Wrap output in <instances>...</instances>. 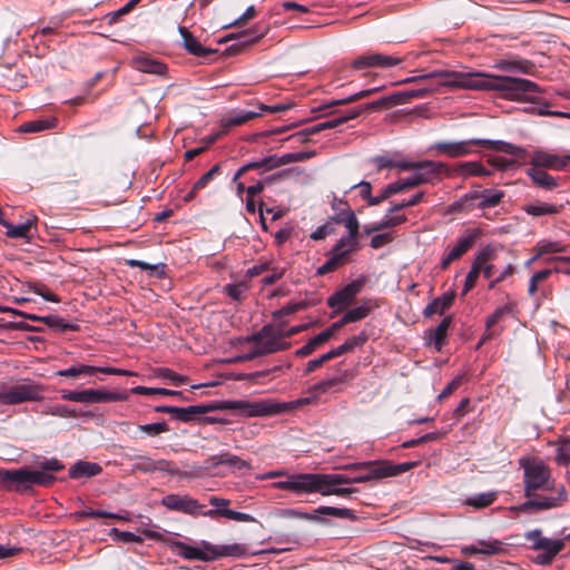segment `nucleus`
Wrapping results in <instances>:
<instances>
[{
  "mask_svg": "<svg viewBox=\"0 0 570 570\" xmlns=\"http://www.w3.org/2000/svg\"><path fill=\"white\" fill-rule=\"evenodd\" d=\"M455 299L454 292H446L439 297H435L423 311L425 317L434 314L443 315L452 305Z\"/></svg>",
  "mask_w": 570,
  "mask_h": 570,
  "instance_id": "72a5a7b5",
  "label": "nucleus"
},
{
  "mask_svg": "<svg viewBox=\"0 0 570 570\" xmlns=\"http://www.w3.org/2000/svg\"><path fill=\"white\" fill-rule=\"evenodd\" d=\"M403 61L402 58L384 55L380 52H367L355 58L352 62V67L356 70L370 69V68H392Z\"/></svg>",
  "mask_w": 570,
  "mask_h": 570,
  "instance_id": "2eb2a0df",
  "label": "nucleus"
},
{
  "mask_svg": "<svg viewBox=\"0 0 570 570\" xmlns=\"http://www.w3.org/2000/svg\"><path fill=\"white\" fill-rule=\"evenodd\" d=\"M97 373L98 366L78 363L68 368L59 370L57 375L66 377H78L80 375H95Z\"/></svg>",
  "mask_w": 570,
  "mask_h": 570,
  "instance_id": "de8ad7c7",
  "label": "nucleus"
},
{
  "mask_svg": "<svg viewBox=\"0 0 570 570\" xmlns=\"http://www.w3.org/2000/svg\"><path fill=\"white\" fill-rule=\"evenodd\" d=\"M511 305H504L501 307H498L490 316H488L485 326L487 331L483 334V336L480 340L479 345L483 344L485 341L495 337L499 335V332L495 330H492L501 320L502 317L508 314L511 311Z\"/></svg>",
  "mask_w": 570,
  "mask_h": 570,
  "instance_id": "c9c22d12",
  "label": "nucleus"
},
{
  "mask_svg": "<svg viewBox=\"0 0 570 570\" xmlns=\"http://www.w3.org/2000/svg\"><path fill=\"white\" fill-rule=\"evenodd\" d=\"M504 197V191L499 189H483L480 191V202L478 208L487 209L498 206Z\"/></svg>",
  "mask_w": 570,
  "mask_h": 570,
  "instance_id": "a19ab883",
  "label": "nucleus"
},
{
  "mask_svg": "<svg viewBox=\"0 0 570 570\" xmlns=\"http://www.w3.org/2000/svg\"><path fill=\"white\" fill-rule=\"evenodd\" d=\"M43 389L31 381L16 385H3L0 389V405H17L42 399Z\"/></svg>",
  "mask_w": 570,
  "mask_h": 570,
  "instance_id": "1a4fd4ad",
  "label": "nucleus"
},
{
  "mask_svg": "<svg viewBox=\"0 0 570 570\" xmlns=\"http://www.w3.org/2000/svg\"><path fill=\"white\" fill-rule=\"evenodd\" d=\"M198 552L200 553L199 561L212 562L225 557H243L246 553V548L239 543L233 544H213L209 541H200Z\"/></svg>",
  "mask_w": 570,
  "mask_h": 570,
  "instance_id": "9b49d317",
  "label": "nucleus"
},
{
  "mask_svg": "<svg viewBox=\"0 0 570 570\" xmlns=\"http://www.w3.org/2000/svg\"><path fill=\"white\" fill-rule=\"evenodd\" d=\"M167 544L173 551L186 560H199V558H202L197 547L177 540H168Z\"/></svg>",
  "mask_w": 570,
  "mask_h": 570,
  "instance_id": "37998d69",
  "label": "nucleus"
},
{
  "mask_svg": "<svg viewBox=\"0 0 570 570\" xmlns=\"http://www.w3.org/2000/svg\"><path fill=\"white\" fill-rule=\"evenodd\" d=\"M478 237V233L475 230L471 232L469 235L461 237L456 244L449 250V254L456 261L463 254H465L474 244Z\"/></svg>",
  "mask_w": 570,
  "mask_h": 570,
  "instance_id": "49530a36",
  "label": "nucleus"
},
{
  "mask_svg": "<svg viewBox=\"0 0 570 570\" xmlns=\"http://www.w3.org/2000/svg\"><path fill=\"white\" fill-rule=\"evenodd\" d=\"M138 430L150 435V436H156L161 433L168 432L169 426L165 421H161V422H155V423H148V424H140V425H138Z\"/></svg>",
  "mask_w": 570,
  "mask_h": 570,
  "instance_id": "4d7b16f0",
  "label": "nucleus"
},
{
  "mask_svg": "<svg viewBox=\"0 0 570 570\" xmlns=\"http://www.w3.org/2000/svg\"><path fill=\"white\" fill-rule=\"evenodd\" d=\"M497 68L507 72L532 73L533 63L528 60H502L498 62Z\"/></svg>",
  "mask_w": 570,
  "mask_h": 570,
  "instance_id": "79ce46f5",
  "label": "nucleus"
},
{
  "mask_svg": "<svg viewBox=\"0 0 570 570\" xmlns=\"http://www.w3.org/2000/svg\"><path fill=\"white\" fill-rule=\"evenodd\" d=\"M358 116H360V109H351L342 116L334 117L330 120H325V121L318 122L316 125H313V126L306 128L303 131V134L314 135V134H318L325 129H334V128H336V127L345 124L346 121L354 119Z\"/></svg>",
  "mask_w": 570,
  "mask_h": 570,
  "instance_id": "cd10ccee",
  "label": "nucleus"
},
{
  "mask_svg": "<svg viewBox=\"0 0 570 570\" xmlns=\"http://www.w3.org/2000/svg\"><path fill=\"white\" fill-rule=\"evenodd\" d=\"M570 163V156L560 157L543 150H535L530 158V167H539L541 169L550 168L561 170Z\"/></svg>",
  "mask_w": 570,
  "mask_h": 570,
  "instance_id": "6ab92c4d",
  "label": "nucleus"
},
{
  "mask_svg": "<svg viewBox=\"0 0 570 570\" xmlns=\"http://www.w3.org/2000/svg\"><path fill=\"white\" fill-rule=\"evenodd\" d=\"M161 504L171 511L187 514H196L202 505L189 495L167 494L161 499Z\"/></svg>",
  "mask_w": 570,
  "mask_h": 570,
  "instance_id": "412c9836",
  "label": "nucleus"
},
{
  "mask_svg": "<svg viewBox=\"0 0 570 570\" xmlns=\"http://www.w3.org/2000/svg\"><path fill=\"white\" fill-rule=\"evenodd\" d=\"M351 252L337 247L335 244L332 250L328 254V259L317 268L318 275H324L326 273L333 272L337 269L340 266L346 263Z\"/></svg>",
  "mask_w": 570,
  "mask_h": 570,
  "instance_id": "473e14b6",
  "label": "nucleus"
},
{
  "mask_svg": "<svg viewBox=\"0 0 570 570\" xmlns=\"http://www.w3.org/2000/svg\"><path fill=\"white\" fill-rule=\"evenodd\" d=\"M101 472V466L98 463L78 461L69 469V476L71 479L90 478L98 475Z\"/></svg>",
  "mask_w": 570,
  "mask_h": 570,
  "instance_id": "4c0bfd02",
  "label": "nucleus"
},
{
  "mask_svg": "<svg viewBox=\"0 0 570 570\" xmlns=\"http://www.w3.org/2000/svg\"><path fill=\"white\" fill-rule=\"evenodd\" d=\"M216 411H234L247 417H266L284 413L292 409V403L272 400H226L215 402Z\"/></svg>",
  "mask_w": 570,
  "mask_h": 570,
  "instance_id": "20e7f679",
  "label": "nucleus"
},
{
  "mask_svg": "<svg viewBox=\"0 0 570 570\" xmlns=\"http://www.w3.org/2000/svg\"><path fill=\"white\" fill-rule=\"evenodd\" d=\"M273 324L264 325L259 331L245 337V342L254 343L262 350L264 355L275 353L276 338L272 335Z\"/></svg>",
  "mask_w": 570,
  "mask_h": 570,
  "instance_id": "4be33fe9",
  "label": "nucleus"
},
{
  "mask_svg": "<svg viewBox=\"0 0 570 570\" xmlns=\"http://www.w3.org/2000/svg\"><path fill=\"white\" fill-rule=\"evenodd\" d=\"M282 177V174H274L269 175L264 178L262 181H257L254 185H250L246 188L247 197H255L256 195L261 194L266 185H271L273 181L279 179Z\"/></svg>",
  "mask_w": 570,
  "mask_h": 570,
  "instance_id": "5fc2aeb1",
  "label": "nucleus"
},
{
  "mask_svg": "<svg viewBox=\"0 0 570 570\" xmlns=\"http://www.w3.org/2000/svg\"><path fill=\"white\" fill-rule=\"evenodd\" d=\"M451 324L452 317L445 316L435 328H431L426 332L428 343L433 345L438 352L442 350L445 343Z\"/></svg>",
  "mask_w": 570,
  "mask_h": 570,
  "instance_id": "2f4dec72",
  "label": "nucleus"
},
{
  "mask_svg": "<svg viewBox=\"0 0 570 570\" xmlns=\"http://www.w3.org/2000/svg\"><path fill=\"white\" fill-rule=\"evenodd\" d=\"M45 414L52 415V416H59V417H77L78 412L75 409L69 407L66 404H52L46 406L43 410Z\"/></svg>",
  "mask_w": 570,
  "mask_h": 570,
  "instance_id": "603ef678",
  "label": "nucleus"
},
{
  "mask_svg": "<svg viewBox=\"0 0 570 570\" xmlns=\"http://www.w3.org/2000/svg\"><path fill=\"white\" fill-rule=\"evenodd\" d=\"M367 341V335L364 332H361L357 335L348 337L343 344H341L342 348H344V354L354 351L356 347L362 346Z\"/></svg>",
  "mask_w": 570,
  "mask_h": 570,
  "instance_id": "680f3d73",
  "label": "nucleus"
},
{
  "mask_svg": "<svg viewBox=\"0 0 570 570\" xmlns=\"http://www.w3.org/2000/svg\"><path fill=\"white\" fill-rule=\"evenodd\" d=\"M400 169L415 170L412 176L405 178L411 189L423 184L432 183L435 177L448 169V166L444 163L434 160L401 161Z\"/></svg>",
  "mask_w": 570,
  "mask_h": 570,
  "instance_id": "0eeeda50",
  "label": "nucleus"
},
{
  "mask_svg": "<svg viewBox=\"0 0 570 570\" xmlns=\"http://www.w3.org/2000/svg\"><path fill=\"white\" fill-rule=\"evenodd\" d=\"M363 287L362 281H353L340 291L335 292L327 299V305L333 308V313L331 317L333 318L336 314L342 312L346 306H348L355 296L361 292Z\"/></svg>",
  "mask_w": 570,
  "mask_h": 570,
  "instance_id": "dca6fc26",
  "label": "nucleus"
},
{
  "mask_svg": "<svg viewBox=\"0 0 570 570\" xmlns=\"http://www.w3.org/2000/svg\"><path fill=\"white\" fill-rule=\"evenodd\" d=\"M322 345L320 344L317 338L314 336V337L309 338L305 345H303L302 347L296 350L294 354L296 357H306V356L311 355L312 353H314Z\"/></svg>",
  "mask_w": 570,
  "mask_h": 570,
  "instance_id": "774afa93",
  "label": "nucleus"
},
{
  "mask_svg": "<svg viewBox=\"0 0 570 570\" xmlns=\"http://www.w3.org/2000/svg\"><path fill=\"white\" fill-rule=\"evenodd\" d=\"M535 248L538 249V256L551 253H562L567 249V247L559 242H539Z\"/></svg>",
  "mask_w": 570,
  "mask_h": 570,
  "instance_id": "13d9d810",
  "label": "nucleus"
},
{
  "mask_svg": "<svg viewBox=\"0 0 570 570\" xmlns=\"http://www.w3.org/2000/svg\"><path fill=\"white\" fill-rule=\"evenodd\" d=\"M379 90H380V88L375 87V88H371V89L361 90L358 92H355V94H353L348 97L342 98V99H333V100L326 102L325 105L321 106L320 109L324 110L326 108L352 104L362 98L368 97V96L373 95L374 92H377Z\"/></svg>",
  "mask_w": 570,
  "mask_h": 570,
  "instance_id": "a18cd8bd",
  "label": "nucleus"
},
{
  "mask_svg": "<svg viewBox=\"0 0 570 570\" xmlns=\"http://www.w3.org/2000/svg\"><path fill=\"white\" fill-rule=\"evenodd\" d=\"M327 478L333 479V482H328V485H324L323 495H338V497H347L354 492H356L355 488H342V484H352L350 476L337 474V473H325Z\"/></svg>",
  "mask_w": 570,
  "mask_h": 570,
  "instance_id": "bb28decb",
  "label": "nucleus"
},
{
  "mask_svg": "<svg viewBox=\"0 0 570 570\" xmlns=\"http://www.w3.org/2000/svg\"><path fill=\"white\" fill-rule=\"evenodd\" d=\"M135 463L132 464V470L142 473H154L156 471L165 472L170 475L179 474V469L171 461L160 459L153 460L147 455H137L135 456Z\"/></svg>",
  "mask_w": 570,
  "mask_h": 570,
  "instance_id": "f3484780",
  "label": "nucleus"
},
{
  "mask_svg": "<svg viewBox=\"0 0 570 570\" xmlns=\"http://www.w3.org/2000/svg\"><path fill=\"white\" fill-rule=\"evenodd\" d=\"M528 176L531 178L533 185L544 190H553L560 186V179L548 174L539 167H529L527 169Z\"/></svg>",
  "mask_w": 570,
  "mask_h": 570,
  "instance_id": "c756f323",
  "label": "nucleus"
},
{
  "mask_svg": "<svg viewBox=\"0 0 570 570\" xmlns=\"http://www.w3.org/2000/svg\"><path fill=\"white\" fill-rule=\"evenodd\" d=\"M417 462H403L399 464H392L387 461H383L384 471L386 473V478L400 475L404 472H407L415 468Z\"/></svg>",
  "mask_w": 570,
  "mask_h": 570,
  "instance_id": "864d4df0",
  "label": "nucleus"
},
{
  "mask_svg": "<svg viewBox=\"0 0 570 570\" xmlns=\"http://www.w3.org/2000/svg\"><path fill=\"white\" fill-rule=\"evenodd\" d=\"M371 312V307L366 305H361L354 308L348 309L344 315V321L350 324L354 322H358L365 318Z\"/></svg>",
  "mask_w": 570,
  "mask_h": 570,
  "instance_id": "6e6d98bb",
  "label": "nucleus"
},
{
  "mask_svg": "<svg viewBox=\"0 0 570 570\" xmlns=\"http://www.w3.org/2000/svg\"><path fill=\"white\" fill-rule=\"evenodd\" d=\"M41 322L60 333H65L67 331H77L79 328L78 325L69 323L58 315L43 316L41 317Z\"/></svg>",
  "mask_w": 570,
  "mask_h": 570,
  "instance_id": "09e8293b",
  "label": "nucleus"
},
{
  "mask_svg": "<svg viewBox=\"0 0 570 570\" xmlns=\"http://www.w3.org/2000/svg\"><path fill=\"white\" fill-rule=\"evenodd\" d=\"M3 482L14 483L28 489L32 485L49 487L56 481V476L51 473H46L41 469L29 470L21 468L17 470H4L1 472Z\"/></svg>",
  "mask_w": 570,
  "mask_h": 570,
  "instance_id": "9d476101",
  "label": "nucleus"
},
{
  "mask_svg": "<svg viewBox=\"0 0 570 570\" xmlns=\"http://www.w3.org/2000/svg\"><path fill=\"white\" fill-rule=\"evenodd\" d=\"M430 79H435L438 86L449 88L501 91L504 98L515 101L534 102L542 92L540 87L531 80L483 72L438 70L406 78L402 82L407 83Z\"/></svg>",
  "mask_w": 570,
  "mask_h": 570,
  "instance_id": "f257e3e1",
  "label": "nucleus"
},
{
  "mask_svg": "<svg viewBox=\"0 0 570 570\" xmlns=\"http://www.w3.org/2000/svg\"><path fill=\"white\" fill-rule=\"evenodd\" d=\"M261 116V111H253V110H235L224 117L220 121L222 127L227 130L235 126H240L245 122H247L250 119H254L256 117Z\"/></svg>",
  "mask_w": 570,
  "mask_h": 570,
  "instance_id": "e433bc0d",
  "label": "nucleus"
},
{
  "mask_svg": "<svg viewBox=\"0 0 570 570\" xmlns=\"http://www.w3.org/2000/svg\"><path fill=\"white\" fill-rule=\"evenodd\" d=\"M498 498L497 491L478 493L471 497H468L464 500V504L472 507L474 509H484L491 505Z\"/></svg>",
  "mask_w": 570,
  "mask_h": 570,
  "instance_id": "c03bdc74",
  "label": "nucleus"
},
{
  "mask_svg": "<svg viewBox=\"0 0 570 570\" xmlns=\"http://www.w3.org/2000/svg\"><path fill=\"white\" fill-rule=\"evenodd\" d=\"M523 468V503L511 509L523 513H535L561 507L568 498L563 485L556 489L551 469L542 460L521 461Z\"/></svg>",
  "mask_w": 570,
  "mask_h": 570,
  "instance_id": "f03ea898",
  "label": "nucleus"
},
{
  "mask_svg": "<svg viewBox=\"0 0 570 570\" xmlns=\"http://www.w3.org/2000/svg\"><path fill=\"white\" fill-rule=\"evenodd\" d=\"M282 517L289 519H301L321 524L330 523L328 520L326 519L327 517L347 520L356 519V514L353 510L326 505H321L316 508L313 512H305L299 509H285L282 512Z\"/></svg>",
  "mask_w": 570,
  "mask_h": 570,
  "instance_id": "6e6552de",
  "label": "nucleus"
},
{
  "mask_svg": "<svg viewBox=\"0 0 570 570\" xmlns=\"http://www.w3.org/2000/svg\"><path fill=\"white\" fill-rule=\"evenodd\" d=\"M178 31L183 39V46L188 53L196 57H206L216 52V50L204 47L186 27L180 26Z\"/></svg>",
  "mask_w": 570,
  "mask_h": 570,
  "instance_id": "c85d7f7f",
  "label": "nucleus"
},
{
  "mask_svg": "<svg viewBox=\"0 0 570 570\" xmlns=\"http://www.w3.org/2000/svg\"><path fill=\"white\" fill-rule=\"evenodd\" d=\"M446 176H459L462 178H468L471 176H479V177H485L490 176L492 174L491 170L487 169L479 161H463L459 163L452 168H449L444 170Z\"/></svg>",
  "mask_w": 570,
  "mask_h": 570,
  "instance_id": "b1692460",
  "label": "nucleus"
},
{
  "mask_svg": "<svg viewBox=\"0 0 570 570\" xmlns=\"http://www.w3.org/2000/svg\"><path fill=\"white\" fill-rule=\"evenodd\" d=\"M344 469L360 471L358 474L351 476V481L354 483H365L386 478L383 461L356 462L345 465Z\"/></svg>",
  "mask_w": 570,
  "mask_h": 570,
  "instance_id": "ddd939ff",
  "label": "nucleus"
},
{
  "mask_svg": "<svg viewBox=\"0 0 570 570\" xmlns=\"http://www.w3.org/2000/svg\"><path fill=\"white\" fill-rule=\"evenodd\" d=\"M220 171V165L219 164H216L214 165L207 173H205L195 184H194V189H203L205 188L209 181H212L215 177V175H217L218 173Z\"/></svg>",
  "mask_w": 570,
  "mask_h": 570,
  "instance_id": "338daca9",
  "label": "nucleus"
},
{
  "mask_svg": "<svg viewBox=\"0 0 570 570\" xmlns=\"http://www.w3.org/2000/svg\"><path fill=\"white\" fill-rule=\"evenodd\" d=\"M307 306H308V304L304 301H299L296 303H288L287 305L283 306L281 309L274 312L273 316H274V318H281L283 316H288L291 314H294L296 312L305 309Z\"/></svg>",
  "mask_w": 570,
  "mask_h": 570,
  "instance_id": "bf43d9fd",
  "label": "nucleus"
},
{
  "mask_svg": "<svg viewBox=\"0 0 570 570\" xmlns=\"http://www.w3.org/2000/svg\"><path fill=\"white\" fill-rule=\"evenodd\" d=\"M342 224L347 228L348 234L341 237L336 243L337 247H342L351 253L356 249L357 246V235H358V220L354 214V212H350L346 218L342 219Z\"/></svg>",
  "mask_w": 570,
  "mask_h": 570,
  "instance_id": "a878e982",
  "label": "nucleus"
},
{
  "mask_svg": "<svg viewBox=\"0 0 570 570\" xmlns=\"http://www.w3.org/2000/svg\"><path fill=\"white\" fill-rule=\"evenodd\" d=\"M476 146L493 149L515 157L520 156L523 153V149L521 147H518L510 142L481 138H472L460 141H438L432 144L428 148V151L435 153L438 156L460 158L473 154V148Z\"/></svg>",
  "mask_w": 570,
  "mask_h": 570,
  "instance_id": "7ed1b4c3",
  "label": "nucleus"
},
{
  "mask_svg": "<svg viewBox=\"0 0 570 570\" xmlns=\"http://www.w3.org/2000/svg\"><path fill=\"white\" fill-rule=\"evenodd\" d=\"M347 381V372L344 371L337 375L326 377L309 387L312 396L299 400L302 404H309L313 400L321 396L322 394L336 391L337 386Z\"/></svg>",
  "mask_w": 570,
  "mask_h": 570,
  "instance_id": "aec40b11",
  "label": "nucleus"
},
{
  "mask_svg": "<svg viewBox=\"0 0 570 570\" xmlns=\"http://www.w3.org/2000/svg\"><path fill=\"white\" fill-rule=\"evenodd\" d=\"M1 225L7 229V236L10 238H26L32 226V220L28 219L22 224L13 225L7 220H2Z\"/></svg>",
  "mask_w": 570,
  "mask_h": 570,
  "instance_id": "8fccbe9b",
  "label": "nucleus"
},
{
  "mask_svg": "<svg viewBox=\"0 0 570 570\" xmlns=\"http://www.w3.org/2000/svg\"><path fill=\"white\" fill-rule=\"evenodd\" d=\"M128 395L126 393L111 392L105 390H82L80 403H108V402H119L126 401Z\"/></svg>",
  "mask_w": 570,
  "mask_h": 570,
  "instance_id": "393cba45",
  "label": "nucleus"
},
{
  "mask_svg": "<svg viewBox=\"0 0 570 570\" xmlns=\"http://www.w3.org/2000/svg\"><path fill=\"white\" fill-rule=\"evenodd\" d=\"M524 538L531 543V548L538 551L533 561L541 566L550 564L564 548L563 540L546 538L539 529L528 531Z\"/></svg>",
  "mask_w": 570,
  "mask_h": 570,
  "instance_id": "423d86ee",
  "label": "nucleus"
},
{
  "mask_svg": "<svg viewBox=\"0 0 570 570\" xmlns=\"http://www.w3.org/2000/svg\"><path fill=\"white\" fill-rule=\"evenodd\" d=\"M110 535L118 541L130 543V542H140L141 538L134 532L129 531H120L117 528H112L110 531Z\"/></svg>",
  "mask_w": 570,
  "mask_h": 570,
  "instance_id": "69168bd1",
  "label": "nucleus"
},
{
  "mask_svg": "<svg viewBox=\"0 0 570 570\" xmlns=\"http://www.w3.org/2000/svg\"><path fill=\"white\" fill-rule=\"evenodd\" d=\"M216 411L215 402L208 404H197L187 407L176 406L175 419L180 422H191L198 415Z\"/></svg>",
  "mask_w": 570,
  "mask_h": 570,
  "instance_id": "7c9ffc66",
  "label": "nucleus"
},
{
  "mask_svg": "<svg viewBox=\"0 0 570 570\" xmlns=\"http://www.w3.org/2000/svg\"><path fill=\"white\" fill-rule=\"evenodd\" d=\"M218 465H226L232 472L242 471L249 468L248 462L228 452L209 456L205 461L206 469H215Z\"/></svg>",
  "mask_w": 570,
  "mask_h": 570,
  "instance_id": "5701e85b",
  "label": "nucleus"
},
{
  "mask_svg": "<svg viewBox=\"0 0 570 570\" xmlns=\"http://www.w3.org/2000/svg\"><path fill=\"white\" fill-rule=\"evenodd\" d=\"M432 89L429 88H420V89H411V90H404L400 91L397 94L382 97L377 100L364 104L362 106H357L354 109H360V115L364 110H377L382 107L389 106V105H401L409 102L412 98H423L428 96L429 92H431Z\"/></svg>",
  "mask_w": 570,
  "mask_h": 570,
  "instance_id": "f8f14e48",
  "label": "nucleus"
},
{
  "mask_svg": "<svg viewBox=\"0 0 570 570\" xmlns=\"http://www.w3.org/2000/svg\"><path fill=\"white\" fill-rule=\"evenodd\" d=\"M494 258L495 249L488 245L479 252L473 263L479 265L480 267H483L484 265H489L488 263L493 261Z\"/></svg>",
  "mask_w": 570,
  "mask_h": 570,
  "instance_id": "e2e57ef3",
  "label": "nucleus"
},
{
  "mask_svg": "<svg viewBox=\"0 0 570 570\" xmlns=\"http://www.w3.org/2000/svg\"><path fill=\"white\" fill-rule=\"evenodd\" d=\"M266 32L267 28H261L258 26H255L254 28L247 29L237 35L227 36L225 38V41L234 40V43H232L226 50L228 51L229 55H236L246 47L261 40L266 35Z\"/></svg>",
  "mask_w": 570,
  "mask_h": 570,
  "instance_id": "a211bd4d",
  "label": "nucleus"
},
{
  "mask_svg": "<svg viewBox=\"0 0 570 570\" xmlns=\"http://www.w3.org/2000/svg\"><path fill=\"white\" fill-rule=\"evenodd\" d=\"M315 155V151H296V153H287L282 156L278 155H269V163L272 169L282 167L287 164L304 161L312 158Z\"/></svg>",
  "mask_w": 570,
  "mask_h": 570,
  "instance_id": "f704fd0d",
  "label": "nucleus"
},
{
  "mask_svg": "<svg viewBox=\"0 0 570 570\" xmlns=\"http://www.w3.org/2000/svg\"><path fill=\"white\" fill-rule=\"evenodd\" d=\"M480 554L494 556L502 551L501 542L493 541H479Z\"/></svg>",
  "mask_w": 570,
  "mask_h": 570,
  "instance_id": "0e129e2a",
  "label": "nucleus"
},
{
  "mask_svg": "<svg viewBox=\"0 0 570 570\" xmlns=\"http://www.w3.org/2000/svg\"><path fill=\"white\" fill-rule=\"evenodd\" d=\"M562 209V205L549 204L544 202L528 204L523 207L524 213L533 217H540L544 215H557L561 213Z\"/></svg>",
  "mask_w": 570,
  "mask_h": 570,
  "instance_id": "58836bf2",
  "label": "nucleus"
},
{
  "mask_svg": "<svg viewBox=\"0 0 570 570\" xmlns=\"http://www.w3.org/2000/svg\"><path fill=\"white\" fill-rule=\"evenodd\" d=\"M556 463L567 466L570 463V438H560L557 442Z\"/></svg>",
  "mask_w": 570,
  "mask_h": 570,
  "instance_id": "3c124183",
  "label": "nucleus"
},
{
  "mask_svg": "<svg viewBox=\"0 0 570 570\" xmlns=\"http://www.w3.org/2000/svg\"><path fill=\"white\" fill-rule=\"evenodd\" d=\"M210 505L215 507V509H210L202 512L204 517H208L210 519H217L218 517H224L229 520H234L237 522H255L256 519L244 512H238L228 509L230 501L228 499L219 498V497H210L209 498Z\"/></svg>",
  "mask_w": 570,
  "mask_h": 570,
  "instance_id": "4468645a",
  "label": "nucleus"
},
{
  "mask_svg": "<svg viewBox=\"0 0 570 570\" xmlns=\"http://www.w3.org/2000/svg\"><path fill=\"white\" fill-rule=\"evenodd\" d=\"M249 170H257L259 174H264L268 170H272V166L269 163V156L263 157L257 160L249 161L245 165H243L234 175L233 181L237 183L238 179L248 173Z\"/></svg>",
  "mask_w": 570,
  "mask_h": 570,
  "instance_id": "ea45409f",
  "label": "nucleus"
},
{
  "mask_svg": "<svg viewBox=\"0 0 570 570\" xmlns=\"http://www.w3.org/2000/svg\"><path fill=\"white\" fill-rule=\"evenodd\" d=\"M157 374L165 380H169L176 386H180L187 382V377L177 374L175 371L168 367L158 368Z\"/></svg>",
  "mask_w": 570,
  "mask_h": 570,
  "instance_id": "052dcab7",
  "label": "nucleus"
},
{
  "mask_svg": "<svg viewBox=\"0 0 570 570\" xmlns=\"http://www.w3.org/2000/svg\"><path fill=\"white\" fill-rule=\"evenodd\" d=\"M333 479L327 478L325 473H296L289 475L286 480L276 483L281 490L301 493H320L323 495L324 485H328Z\"/></svg>",
  "mask_w": 570,
  "mask_h": 570,
  "instance_id": "39448f33",
  "label": "nucleus"
}]
</instances>
